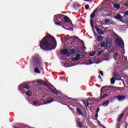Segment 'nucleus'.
Here are the masks:
<instances>
[{
    "label": "nucleus",
    "mask_w": 128,
    "mask_h": 128,
    "mask_svg": "<svg viewBox=\"0 0 128 128\" xmlns=\"http://www.w3.org/2000/svg\"><path fill=\"white\" fill-rule=\"evenodd\" d=\"M108 88V89L106 90V91L108 92H110L112 90H118V88L114 86H104L102 88L100 89V98H98V102H100V100H102L103 98H106V96H108L110 94H104L102 96L103 94H104L105 91H102V88Z\"/></svg>",
    "instance_id": "2"
},
{
    "label": "nucleus",
    "mask_w": 128,
    "mask_h": 128,
    "mask_svg": "<svg viewBox=\"0 0 128 128\" xmlns=\"http://www.w3.org/2000/svg\"><path fill=\"white\" fill-rule=\"evenodd\" d=\"M34 70L36 74H40V71L38 68H36Z\"/></svg>",
    "instance_id": "30"
},
{
    "label": "nucleus",
    "mask_w": 128,
    "mask_h": 128,
    "mask_svg": "<svg viewBox=\"0 0 128 128\" xmlns=\"http://www.w3.org/2000/svg\"><path fill=\"white\" fill-rule=\"evenodd\" d=\"M65 66V68H70V66Z\"/></svg>",
    "instance_id": "51"
},
{
    "label": "nucleus",
    "mask_w": 128,
    "mask_h": 128,
    "mask_svg": "<svg viewBox=\"0 0 128 128\" xmlns=\"http://www.w3.org/2000/svg\"><path fill=\"white\" fill-rule=\"evenodd\" d=\"M82 58V54H78L76 56V58L78 60H80V58Z\"/></svg>",
    "instance_id": "29"
},
{
    "label": "nucleus",
    "mask_w": 128,
    "mask_h": 128,
    "mask_svg": "<svg viewBox=\"0 0 128 128\" xmlns=\"http://www.w3.org/2000/svg\"><path fill=\"white\" fill-rule=\"evenodd\" d=\"M77 124H78V128H84V124H82V123L80 122H77Z\"/></svg>",
    "instance_id": "22"
},
{
    "label": "nucleus",
    "mask_w": 128,
    "mask_h": 128,
    "mask_svg": "<svg viewBox=\"0 0 128 128\" xmlns=\"http://www.w3.org/2000/svg\"><path fill=\"white\" fill-rule=\"evenodd\" d=\"M57 36H60L58 35H57Z\"/></svg>",
    "instance_id": "59"
},
{
    "label": "nucleus",
    "mask_w": 128,
    "mask_h": 128,
    "mask_svg": "<svg viewBox=\"0 0 128 128\" xmlns=\"http://www.w3.org/2000/svg\"><path fill=\"white\" fill-rule=\"evenodd\" d=\"M70 30H74V28H71Z\"/></svg>",
    "instance_id": "55"
},
{
    "label": "nucleus",
    "mask_w": 128,
    "mask_h": 128,
    "mask_svg": "<svg viewBox=\"0 0 128 128\" xmlns=\"http://www.w3.org/2000/svg\"><path fill=\"white\" fill-rule=\"evenodd\" d=\"M116 98H118L119 102H124L126 100V96H115Z\"/></svg>",
    "instance_id": "11"
},
{
    "label": "nucleus",
    "mask_w": 128,
    "mask_h": 128,
    "mask_svg": "<svg viewBox=\"0 0 128 128\" xmlns=\"http://www.w3.org/2000/svg\"><path fill=\"white\" fill-rule=\"evenodd\" d=\"M103 24L104 26V25H106V24Z\"/></svg>",
    "instance_id": "58"
},
{
    "label": "nucleus",
    "mask_w": 128,
    "mask_h": 128,
    "mask_svg": "<svg viewBox=\"0 0 128 128\" xmlns=\"http://www.w3.org/2000/svg\"><path fill=\"white\" fill-rule=\"evenodd\" d=\"M100 74H101L102 76H104V73L102 72V71H100Z\"/></svg>",
    "instance_id": "46"
},
{
    "label": "nucleus",
    "mask_w": 128,
    "mask_h": 128,
    "mask_svg": "<svg viewBox=\"0 0 128 128\" xmlns=\"http://www.w3.org/2000/svg\"><path fill=\"white\" fill-rule=\"evenodd\" d=\"M95 28L97 32H98V34H104V31H102V30L98 27V26H96Z\"/></svg>",
    "instance_id": "14"
},
{
    "label": "nucleus",
    "mask_w": 128,
    "mask_h": 128,
    "mask_svg": "<svg viewBox=\"0 0 128 128\" xmlns=\"http://www.w3.org/2000/svg\"><path fill=\"white\" fill-rule=\"evenodd\" d=\"M121 22H124V24H128V10L122 16Z\"/></svg>",
    "instance_id": "7"
},
{
    "label": "nucleus",
    "mask_w": 128,
    "mask_h": 128,
    "mask_svg": "<svg viewBox=\"0 0 128 128\" xmlns=\"http://www.w3.org/2000/svg\"><path fill=\"white\" fill-rule=\"evenodd\" d=\"M112 44V40L110 38H108L106 39V48L105 50H108Z\"/></svg>",
    "instance_id": "8"
},
{
    "label": "nucleus",
    "mask_w": 128,
    "mask_h": 128,
    "mask_svg": "<svg viewBox=\"0 0 128 128\" xmlns=\"http://www.w3.org/2000/svg\"><path fill=\"white\" fill-rule=\"evenodd\" d=\"M98 112H96V114H95V118H98Z\"/></svg>",
    "instance_id": "41"
},
{
    "label": "nucleus",
    "mask_w": 128,
    "mask_h": 128,
    "mask_svg": "<svg viewBox=\"0 0 128 128\" xmlns=\"http://www.w3.org/2000/svg\"><path fill=\"white\" fill-rule=\"evenodd\" d=\"M65 38L66 42H68V40H70V38H72V40H78V38L76 36H71L69 38Z\"/></svg>",
    "instance_id": "12"
},
{
    "label": "nucleus",
    "mask_w": 128,
    "mask_h": 128,
    "mask_svg": "<svg viewBox=\"0 0 128 128\" xmlns=\"http://www.w3.org/2000/svg\"><path fill=\"white\" fill-rule=\"evenodd\" d=\"M91 26L92 28H94V22H92V20H91L90 21Z\"/></svg>",
    "instance_id": "35"
},
{
    "label": "nucleus",
    "mask_w": 128,
    "mask_h": 128,
    "mask_svg": "<svg viewBox=\"0 0 128 128\" xmlns=\"http://www.w3.org/2000/svg\"><path fill=\"white\" fill-rule=\"evenodd\" d=\"M118 56V52H115L114 56Z\"/></svg>",
    "instance_id": "44"
},
{
    "label": "nucleus",
    "mask_w": 128,
    "mask_h": 128,
    "mask_svg": "<svg viewBox=\"0 0 128 128\" xmlns=\"http://www.w3.org/2000/svg\"><path fill=\"white\" fill-rule=\"evenodd\" d=\"M98 78H101L102 76H100V75H99V76H98Z\"/></svg>",
    "instance_id": "52"
},
{
    "label": "nucleus",
    "mask_w": 128,
    "mask_h": 128,
    "mask_svg": "<svg viewBox=\"0 0 128 128\" xmlns=\"http://www.w3.org/2000/svg\"><path fill=\"white\" fill-rule=\"evenodd\" d=\"M115 43L116 46H118L120 48H124V43L122 38H120L118 34H116V38H115Z\"/></svg>",
    "instance_id": "4"
},
{
    "label": "nucleus",
    "mask_w": 128,
    "mask_h": 128,
    "mask_svg": "<svg viewBox=\"0 0 128 128\" xmlns=\"http://www.w3.org/2000/svg\"><path fill=\"white\" fill-rule=\"evenodd\" d=\"M76 112H78L79 116H84V112H82V111L80 110V108H76Z\"/></svg>",
    "instance_id": "17"
},
{
    "label": "nucleus",
    "mask_w": 128,
    "mask_h": 128,
    "mask_svg": "<svg viewBox=\"0 0 128 128\" xmlns=\"http://www.w3.org/2000/svg\"><path fill=\"white\" fill-rule=\"evenodd\" d=\"M83 50H86V46H84V47L83 48Z\"/></svg>",
    "instance_id": "54"
},
{
    "label": "nucleus",
    "mask_w": 128,
    "mask_h": 128,
    "mask_svg": "<svg viewBox=\"0 0 128 128\" xmlns=\"http://www.w3.org/2000/svg\"><path fill=\"white\" fill-rule=\"evenodd\" d=\"M62 54L63 56H65V54H68V50L64 49L62 51Z\"/></svg>",
    "instance_id": "20"
},
{
    "label": "nucleus",
    "mask_w": 128,
    "mask_h": 128,
    "mask_svg": "<svg viewBox=\"0 0 128 128\" xmlns=\"http://www.w3.org/2000/svg\"><path fill=\"white\" fill-rule=\"evenodd\" d=\"M42 104H44V103H40L38 106H42Z\"/></svg>",
    "instance_id": "50"
},
{
    "label": "nucleus",
    "mask_w": 128,
    "mask_h": 128,
    "mask_svg": "<svg viewBox=\"0 0 128 128\" xmlns=\"http://www.w3.org/2000/svg\"><path fill=\"white\" fill-rule=\"evenodd\" d=\"M64 15L59 14L54 16V22L56 20H58L60 22H62V20H64Z\"/></svg>",
    "instance_id": "6"
},
{
    "label": "nucleus",
    "mask_w": 128,
    "mask_h": 128,
    "mask_svg": "<svg viewBox=\"0 0 128 128\" xmlns=\"http://www.w3.org/2000/svg\"><path fill=\"white\" fill-rule=\"evenodd\" d=\"M124 60H125L124 62H128V58H126V57L125 56H124Z\"/></svg>",
    "instance_id": "45"
},
{
    "label": "nucleus",
    "mask_w": 128,
    "mask_h": 128,
    "mask_svg": "<svg viewBox=\"0 0 128 128\" xmlns=\"http://www.w3.org/2000/svg\"><path fill=\"white\" fill-rule=\"evenodd\" d=\"M48 88L52 92L54 90H52V88H50V87H48Z\"/></svg>",
    "instance_id": "47"
},
{
    "label": "nucleus",
    "mask_w": 128,
    "mask_h": 128,
    "mask_svg": "<svg viewBox=\"0 0 128 128\" xmlns=\"http://www.w3.org/2000/svg\"><path fill=\"white\" fill-rule=\"evenodd\" d=\"M124 6H126V8H128V3H125L124 4Z\"/></svg>",
    "instance_id": "43"
},
{
    "label": "nucleus",
    "mask_w": 128,
    "mask_h": 128,
    "mask_svg": "<svg viewBox=\"0 0 128 128\" xmlns=\"http://www.w3.org/2000/svg\"><path fill=\"white\" fill-rule=\"evenodd\" d=\"M32 62L34 66L40 68V66H42V60H40V55L38 54H36L32 56Z\"/></svg>",
    "instance_id": "3"
},
{
    "label": "nucleus",
    "mask_w": 128,
    "mask_h": 128,
    "mask_svg": "<svg viewBox=\"0 0 128 128\" xmlns=\"http://www.w3.org/2000/svg\"><path fill=\"white\" fill-rule=\"evenodd\" d=\"M24 88L26 90H30V85L28 84H22L19 86V90L20 92H24Z\"/></svg>",
    "instance_id": "5"
},
{
    "label": "nucleus",
    "mask_w": 128,
    "mask_h": 128,
    "mask_svg": "<svg viewBox=\"0 0 128 128\" xmlns=\"http://www.w3.org/2000/svg\"><path fill=\"white\" fill-rule=\"evenodd\" d=\"M124 113H122V114H119V116H118V118L117 120V122H120V120H122V118H124Z\"/></svg>",
    "instance_id": "15"
},
{
    "label": "nucleus",
    "mask_w": 128,
    "mask_h": 128,
    "mask_svg": "<svg viewBox=\"0 0 128 128\" xmlns=\"http://www.w3.org/2000/svg\"><path fill=\"white\" fill-rule=\"evenodd\" d=\"M102 52H104L103 51H100L98 52V56H100V54H102Z\"/></svg>",
    "instance_id": "40"
},
{
    "label": "nucleus",
    "mask_w": 128,
    "mask_h": 128,
    "mask_svg": "<svg viewBox=\"0 0 128 128\" xmlns=\"http://www.w3.org/2000/svg\"><path fill=\"white\" fill-rule=\"evenodd\" d=\"M106 16H110V14L108 13L107 14Z\"/></svg>",
    "instance_id": "49"
},
{
    "label": "nucleus",
    "mask_w": 128,
    "mask_h": 128,
    "mask_svg": "<svg viewBox=\"0 0 128 128\" xmlns=\"http://www.w3.org/2000/svg\"><path fill=\"white\" fill-rule=\"evenodd\" d=\"M64 20L65 22H69L70 26H74V24H72V20H70V18L68 16L64 15Z\"/></svg>",
    "instance_id": "9"
},
{
    "label": "nucleus",
    "mask_w": 128,
    "mask_h": 128,
    "mask_svg": "<svg viewBox=\"0 0 128 128\" xmlns=\"http://www.w3.org/2000/svg\"><path fill=\"white\" fill-rule=\"evenodd\" d=\"M116 0V1H118V0Z\"/></svg>",
    "instance_id": "60"
},
{
    "label": "nucleus",
    "mask_w": 128,
    "mask_h": 128,
    "mask_svg": "<svg viewBox=\"0 0 128 128\" xmlns=\"http://www.w3.org/2000/svg\"><path fill=\"white\" fill-rule=\"evenodd\" d=\"M113 6L114 8H117V10H120V4H114Z\"/></svg>",
    "instance_id": "18"
},
{
    "label": "nucleus",
    "mask_w": 128,
    "mask_h": 128,
    "mask_svg": "<svg viewBox=\"0 0 128 128\" xmlns=\"http://www.w3.org/2000/svg\"><path fill=\"white\" fill-rule=\"evenodd\" d=\"M104 38L102 36H98V42H102V40Z\"/></svg>",
    "instance_id": "31"
},
{
    "label": "nucleus",
    "mask_w": 128,
    "mask_h": 128,
    "mask_svg": "<svg viewBox=\"0 0 128 128\" xmlns=\"http://www.w3.org/2000/svg\"><path fill=\"white\" fill-rule=\"evenodd\" d=\"M26 94H27L28 96H32V91L30 90H28L26 93Z\"/></svg>",
    "instance_id": "25"
},
{
    "label": "nucleus",
    "mask_w": 128,
    "mask_h": 128,
    "mask_svg": "<svg viewBox=\"0 0 128 128\" xmlns=\"http://www.w3.org/2000/svg\"><path fill=\"white\" fill-rule=\"evenodd\" d=\"M85 0V2H90V0Z\"/></svg>",
    "instance_id": "53"
},
{
    "label": "nucleus",
    "mask_w": 128,
    "mask_h": 128,
    "mask_svg": "<svg viewBox=\"0 0 128 128\" xmlns=\"http://www.w3.org/2000/svg\"><path fill=\"white\" fill-rule=\"evenodd\" d=\"M86 10H90V5L86 4L85 6Z\"/></svg>",
    "instance_id": "37"
},
{
    "label": "nucleus",
    "mask_w": 128,
    "mask_h": 128,
    "mask_svg": "<svg viewBox=\"0 0 128 128\" xmlns=\"http://www.w3.org/2000/svg\"><path fill=\"white\" fill-rule=\"evenodd\" d=\"M38 84H40L42 86H48V84L46 82H44V80H37Z\"/></svg>",
    "instance_id": "13"
},
{
    "label": "nucleus",
    "mask_w": 128,
    "mask_h": 128,
    "mask_svg": "<svg viewBox=\"0 0 128 128\" xmlns=\"http://www.w3.org/2000/svg\"><path fill=\"white\" fill-rule=\"evenodd\" d=\"M114 78H120V76L118 74H117L116 73H114Z\"/></svg>",
    "instance_id": "32"
},
{
    "label": "nucleus",
    "mask_w": 128,
    "mask_h": 128,
    "mask_svg": "<svg viewBox=\"0 0 128 128\" xmlns=\"http://www.w3.org/2000/svg\"><path fill=\"white\" fill-rule=\"evenodd\" d=\"M78 60V59L76 58V57L72 58V62H76Z\"/></svg>",
    "instance_id": "39"
},
{
    "label": "nucleus",
    "mask_w": 128,
    "mask_h": 128,
    "mask_svg": "<svg viewBox=\"0 0 128 128\" xmlns=\"http://www.w3.org/2000/svg\"><path fill=\"white\" fill-rule=\"evenodd\" d=\"M114 82H116V80L114 78H112L110 80V84H114Z\"/></svg>",
    "instance_id": "27"
},
{
    "label": "nucleus",
    "mask_w": 128,
    "mask_h": 128,
    "mask_svg": "<svg viewBox=\"0 0 128 128\" xmlns=\"http://www.w3.org/2000/svg\"><path fill=\"white\" fill-rule=\"evenodd\" d=\"M55 24H56L57 26H62V28H66V27L62 26V22H56Z\"/></svg>",
    "instance_id": "23"
},
{
    "label": "nucleus",
    "mask_w": 128,
    "mask_h": 128,
    "mask_svg": "<svg viewBox=\"0 0 128 128\" xmlns=\"http://www.w3.org/2000/svg\"><path fill=\"white\" fill-rule=\"evenodd\" d=\"M40 46L44 50H52L56 46V40L52 35L48 34L40 41Z\"/></svg>",
    "instance_id": "1"
},
{
    "label": "nucleus",
    "mask_w": 128,
    "mask_h": 128,
    "mask_svg": "<svg viewBox=\"0 0 128 128\" xmlns=\"http://www.w3.org/2000/svg\"><path fill=\"white\" fill-rule=\"evenodd\" d=\"M122 15H120V14H117L116 16H114V18H115L116 20H120V22H122Z\"/></svg>",
    "instance_id": "16"
},
{
    "label": "nucleus",
    "mask_w": 128,
    "mask_h": 128,
    "mask_svg": "<svg viewBox=\"0 0 128 128\" xmlns=\"http://www.w3.org/2000/svg\"><path fill=\"white\" fill-rule=\"evenodd\" d=\"M32 106H34V104H36V102H34L32 103Z\"/></svg>",
    "instance_id": "42"
},
{
    "label": "nucleus",
    "mask_w": 128,
    "mask_h": 128,
    "mask_svg": "<svg viewBox=\"0 0 128 128\" xmlns=\"http://www.w3.org/2000/svg\"><path fill=\"white\" fill-rule=\"evenodd\" d=\"M62 76H64V73H62Z\"/></svg>",
    "instance_id": "57"
},
{
    "label": "nucleus",
    "mask_w": 128,
    "mask_h": 128,
    "mask_svg": "<svg viewBox=\"0 0 128 128\" xmlns=\"http://www.w3.org/2000/svg\"><path fill=\"white\" fill-rule=\"evenodd\" d=\"M110 104V101L107 100L105 102H104L102 104V106H108V104Z\"/></svg>",
    "instance_id": "21"
},
{
    "label": "nucleus",
    "mask_w": 128,
    "mask_h": 128,
    "mask_svg": "<svg viewBox=\"0 0 128 128\" xmlns=\"http://www.w3.org/2000/svg\"><path fill=\"white\" fill-rule=\"evenodd\" d=\"M100 46H101V48H104L105 46H106V42H102L100 44Z\"/></svg>",
    "instance_id": "24"
},
{
    "label": "nucleus",
    "mask_w": 128,
    "mask_h": 128,
    "mask_svg": "<svg viewBox=\"0 0 128 128\" xmlns=\"http://www.w3.org/2000/svg\"><path fill=\"white\" fill-rule=\"evenodd\" d=\"M100 6H99L97 8L95 9L94 10V11L91 14L90 16V18H92V20L94 18V16H96V12H98V10H101V8H100Z\"/></svg>",
    "instance_id": "10"
},
{
    "label": "nucleus",
    "mask_w": 128,
    "mask_h": 128,
    "mask_svg": "<svg viewBox=\"0 0 128 128\" xmlns=\"http://www.w3.org/2000/svg\"><path fill=\"white\" fill-rule=\"evenodd\" d=\"M54 99H50L44 102V104H50V102H54Z\"/></svg>",
    "instance_id": "19"
},
{
    "label": "nucleus",
    "mask_w": 128,
    "mask_h": 128,
    "mask_svg": "<svg viewBox=\"0 0 128 128\" xmlns=\"http://www.w3.org/2000/svg\"><path fill=\"white\" fill-rule=\"evenodd\" d=\"M74 52H75V51L74 50H70V54H74Z\"/></svg>",
    "instance_id": "38"
},
{
    "label": "nucleus",
    "mask_w": 128,
    "mask_h": 128,
    "mask_svg": "<svg viewBox=\"0 0 128 128\" xmlns=\"http://www.w3.org/2000/svg\"><path fill=\"white\" fill-rule=\"evenodd\" d=\"M96 54V52H93L92 53H91L90 54V56H94Z\"/></svg>",
    "instance_id": "36"
},
{
    "label": "nucleus",
    "mask_w": 128,
    "mask_h": 128,
    "mask_svg": "<svg viewBox=\"0 0 128 128\" xmlns=\"http://www.w3.org/2000/svg\"><path fill=\"white\" fill-rule=\"evenodd\" d=\"M66 28V30H68V28Z\"/></svg>",
    "instance_id": "56"
},
{
    "label": "nucleus",
    "mask_w": 128,
    "mask_h": 128,
    "mask_svg": "<svg viewBox=\"0 0 128 128\" xmlns=\"http://www.w3.org/2000/svg\"><path fill=\"white\" fill-rule=\"evenodd\" d=\"M110 22V19H105L104 20V22L106 24H108Z\"/></svg>",
    "instance_id": "33"
},
{
    "label": "nucleus",
    "mask_w": 128,
    "mask_h": 128,
    "mask_svg": "<svg viewBox=\"0 0 128 128\" xmlns=\"http://www.w3.org/2000/svg\"><path fill=\"white\" fill-rule=\"evenodd\" d=\"M83 102L86 108H87V106H88L89 104H88V100H83Z\"/></svg>",
    "instance_id": "26"
},
{
    "label": "nucleus",
    "mask_w": 128,
    "mask_h": 128,
    "mask_svg": "<svg viewBox=\"0 0 128 128\" xmlns=\"http://www.w3.org/2000/svg\"><path fill=\"white\" fill-rule=\"evenodd\" d=\"M98 112H100V108H97V110H96L97 114H98Z\"/></svg>",
    "instance_id": "48"
},
{
    "label": "nucleus",
    "mask_w": 128,
    "mask_h": 128,
    "mask_svg": "<svg viewBox=\"0 0 128 128\" xmlns=\"http://www.w3.org/2000/svg\"><path fill=\"white\" fill-rule=\"evenodd\" d=\"M58 92V90H56V89H55L54 90H53L52 91V92H53V94H58V92Z\"/></svg>",
    "instance_id": "34"
},
{
    "label": "nucleus",
    "mask_w": 128,
    "mask_h": 128,
    "mask_svg": "<svg viewBox=\"0 0 128 128\" xmlns=\"http://www.w3.org/2000/svg\"><path fill=\"white\" fill-rule=\"evenodd\" d=\"M92 64H94V62H92V61L91 60H87V62L86 63V64L88 65Z\"/></svg>",
    "instance_id": "28"
}]
</instances>
